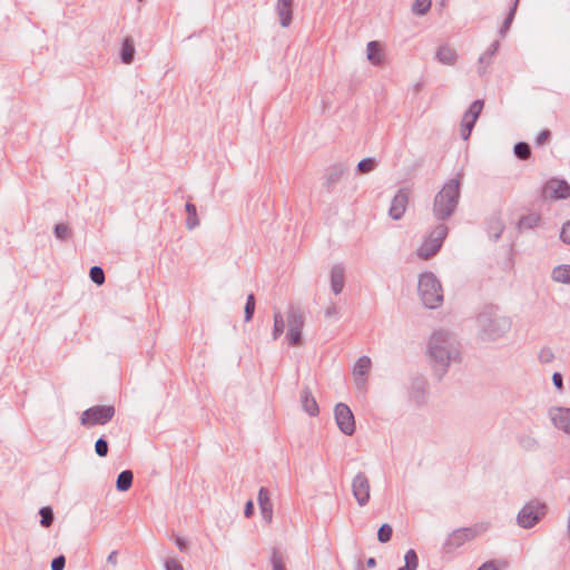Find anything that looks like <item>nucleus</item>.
I'll list each match as a JSON object with an SVG mask.
<instances>
[{
  "label": "nucleus",
  "mask_w": 570,
  "mask_h": 570,
  "mask_svg": "<svg viewBox=\"0 0 570 570\" xmlns=\"http://www.w3.org/2000/svg\"><path fill=\"white\" fill-rule=\"evenodd\" d=\"M107 561L112 563V564H116L117 563V552L116 551H112L108 558H107Z\"/></svg>",
  "instance_id": "6e6d98bb"
},
{
  "label": "nucleus",
  "mask_w": 570,
  "mask_h": 570,
  "mask_svg": "<svg viewBox=\"0 0 570 570\" xmlns=\"http://www.w3.org/2000/svg\"><path fill=\"white\" fill-rule=\"evenodd\" d=\"M345 269L343 265L336 264L331 269V289L332 292L337 295L342 293L344 288L345 283V276H344Z\"/></svg>",
  "instance_id": "aec40b11"
},
{
  "label": "nucleus",
  "mask_w": 570,
  "mask_h": 570,
  "mask_svg": "<svg viewBox=\"0 0 570 570\" xmlns=\"http://www.w3.org/2000/svg\"><path fill=\"white\" fill-rule=\"evenodd\" d=\"M462 178L463 174L459 173L454 178L449 179L434 196L433 215L438 220H445L455 213L461 197Z\"/></svg>",
  "instance_id": "f03ea898"
},
{
  "label": "nucleus",
  "mask_w": 570,
  "mask_h": 570,
  "mask_svg": "<svg viewBox=\"0 0 570 570\" xmlns=\"http://www.w3.org/2000/svg\"><path fill=\"white\" fill-rule=\"evenodd\" d=\"M115 407L111 405H96L82 412L80 423L86 428L105 425L115 416Z\"/></svg>",
  "instance_id": "6e6552de"
},
{
  "label": "nucleus",
  "mask_w": 570,
  "mask_h": 570,
  "mask_svg": "<svg viewBox=\"0 0 570 570\" xmlns=\"http://www.w3.org/2000/svg\"><path fill=\"white\" fill-rule=\"evenodd\" d=\"M560 238L566 244H570V220L563 224L560 233Z\"/></svg>",
  "instance_id": "49530a36"
},
{
  "label": "nucleus",
  "mask_w": 570,
  "mask_h": 570,
  "mask_svg": "<svg viewBox=\"0 0 570 570\" xmlns=\"http://www.w3.org/2000/svg\"><path fill=\"white\" fill-rule=\"evenodd\" d=\"M448 232L449 229L445 224H439L433 228L423 244L417 248V256L422 259H429L434 256L440 250Z\"/></svg>",
  "instance_id": "0eeeda50"
},
{
  "label": "nucleus",
  "mask_w": 570,
  "mask_h": 570,
  "mask_svg": "<svg viewBox=\"0 0 570 570\" xmlns=\"http://www.w3.org/2000/svg\"><path fill=\"white\" fill-rule=\"evenodd\" d=\"M551 279L559 284H570V265L556 266L551 272Z\"/></svg>",
  "instance_id": "5701e85b"
},
{
  "label": "nucleus",
  "mask_w": 570,
  "mask_h": 570,
  "mask_svg": "<svg viewBox=\"0 0 570 570\" xmlns=\"http://www.w3.org/2000/svg\"><path fill=\"white\" fill-rule=\"evenodd\" d=\"M491 62V57L488 56V53H483L480 58H479V68H478V72L479 75H483L485 72V69L487 67L490 65Z\"/></svg>",
  "instance_id": "79ce46f5"
},
{
  "label": "nucleus",
  "mask_w": 570,
  "mask_h": 570,
  "mask_svg": "<svg viewBox=\"0 0 570 570\" xmlns=\"http://www.w3.org/2000/svg\"><path fill=\"white\" fill-rule=\"evenodd\" d=\"M409 204V193L400 189L391 202L389 215L392 219L399 220L403 217Z\"/></svg>",
  "instance_id": "2eb2a0df"
},
{
  "label": "nucleus",
  "mask_w": 570,
  "mask_h": 570,
  "mask_svg": "<svg viewBox=\"0 0 570 570\" xmlns=\"http://www.w3.org/2000/svg\"><path fill=\"white\" fill-rule=\"evenodd\" d=\"M165 570H184V568L177 560L170 558L165 561Z\"/></svg>",
  "instance_id": "09e8293b"
},
{
  "label": "nucleus",
  "mask_w": 570,
  "mask_h": 570,
  "mask_svg": "<svg viewBox=\"0 0 570 570\" xmlns=\"http://www.w3.org/2000/svg\"><path fill=\"white\" fill-rule=\"evenodd\" d=\"M478 570H498L494 562L490 561V562H485L483 563L481 567H479Z\"/></svg>",
  "instance_id": "5fc2aeb1"
},
{
  "label": "nucleus",
  "mask_w": 570,
  "mask_h": 570,
  "mask_svg": "<svg viewBox=\"0 0 570 570\" xmlns=\"http://www.w3.org/2000/svg\"><path fill=\"white\" fill-rule=\"evenodd\" d=\"M66 559L63 556H58L51 561V570H63Z\"/></svg>",
  "instance_id": "a18cd8bd"
},
{
  "label": "nucleus",
  "mask_w": 570,
  "mask_h": 570,
  "mask_svg": "<svg viewBox=\"0 0 570 570\" xmlns=\"http://www.w3.org/2000/svg\"><path fill=\"white\" fill-rule=\"evenodd\" d=\"M518 3H519V0H514L512 7L510 8V11L507 16V18L504 19L503 23H502V27L500 29V36L501 37H504L505 33L508 32L513 19H514V16H515V11H517V7H518Z\"/></svg>",
  "instance_id": "c756f323"
},
{
  "label": "nucleus",
  "mask_w": 570,
  "mask_h": 570,
  "mask_svg": "<svg viewBox=\"0 0 570 570\" xmlns=\"http://www.w3.org/2000/svg\"><path fill=\"white\" fill-rule=\"evenodd\" d=\"M352 493L360 507H365L371 499V484L365 473L358 472L352 480Z\"/></svg>",
  "instance_id": "9d476101"
},
{
  "label": "nucleus",
  "mask_w": 570,
  "mask_h": 570,
  "mask_svg": "<svg viewBox=\"0 0 570 570\" xmlns=\"http://www.w3.org/2000/svg\"><path fill=\"white\" fill-rule=\"evenodd\" d=\"M540 223V216L538 214H529L520 218L519 228L520 229H531Z\"/></svg>",
  "instance_id": "c85d7f7f"
},
{
  "label": "nucleus",
  "mask_w": 570,
  "mask_h": 570,
  "mask_svg": "<svg viewBox=\"0 0 570 570\" xmlns=\"http://www.w3.org/2000/svg\"><path fill=\"white\" fill-rule=\"evenodd\" d=\"M551 137V131L548 129H544L538 134L535 137V145L537 146H543Z\"/></svg>",
  "instance_id": "37998d69"
},
{
  "label": "nucleus",
  "mask_w": 570,
  "mask_h": 570,
  "mask_svg": "<svg viewBox=\"0 0 570 570\" xmlns=\"http://www.w3.org/2000/svg\"><path fill=\"white\" fill-rule=\"evenodd\" d=\"M514 155L522 160L528 159L531 156V148L527 142L520 141L514 145Z\"/></svg>",
  "instance_id": "2f4dec72"
},
{
  "label": "nucleus",
  "mask_w": 570,
  "mask_h": 570,
  "mask_svg": "<svg viewBox=\"0 0 570 570\" xmlns=\"http://www.w3.org/2000/svg\"><path fill=\"white\" fill-rule=\"evenodd\" d=\"M376 161L374 158H364L357 164V170L362 174L371 173L375 169Z\"/></svg>",
  "instance_id": "c9c22d12"
},
{
  "label": "nucleus",
  "mask_w": 570,
  "mask_h": 570,
  "mask_svg": "<svg viewBox=\"0 0 570 570\" xmlns=\"http://www.w3.org/2000/svg\"><path fill=\"white\" fill-rule=\"evenodd\" d=\"M334 416L336 424L342 433L345 435H352L355 432L354 415L346 404H336L334 409Z\"/></svg>",
  "instance_id": "9b49d317"
},
{
  "label": "nucleus",
  "mask_w": 570,
  "mask_h": 570,
  "mask_svg": "<svg viewBox=\"0 0 570 570\" xmlns=\"http://www.w3.org/2000/svg\"><path fill=\"white\" fill-rule=\"evenodd\" d=\"M175 542H176V546L178 547V549L180 551H186L187 550V542H186V540L184 538L176 537Z\"/></svg>",
  "instance_id": "603ef678"
},
{
  "label": "nucleus",
  "mask_w": 570,
  "mask_h": 570,
  "mask_svg": "<svg viewBox=\"0 0 570 570\" xmlns=\"http://www.w3.org/2000/svg\"><path fill=\"white\" fill-rule=\"evenodd\" d=\"M254 513V504H253V501H247L246 504H245V509H244V515L246 518H250Z\"/></svg>",
  "instance_id": "3c124183"
},
{
  "label": "nucleus",
  "mask_w": 570,
  "mask_h": 570,
  "mask_svg": "<svg viewBox=\"0 0 570 570\" xmlns=\"http://www.w3.org/2000/svg\"><path fill=\"white\" fill-rule=\"evenodd\" d=\"M41 517L40 524L43 528H49L53 522V511L50 507H42L39 511Z\"/></svg>",
  "instance_id": "473e14b6"
},
{
  "label": "nucleus",
  "mask_w": 570,
  "mask_h": 570,
  "mask_svg": "<svg viewBox=\"0 0 570 570\" xmlns=\"http://www.w3.org/2000/svg\"><path fill=\"white\" fill-rule=\"evenodd\" d=\"M548 512V505L533 499L527 502L517 514V524L522 529H531L540 522Z\"/></svg>",
  "instance_id": "423d86ee"
},
{
  "label": "nucleus",
  "mask_w": 570,
  "mask_h": 570,
  "mask_svg": "<svg viewBox=\"0 0 570 570\" xmlns=\"http://www.w3.org/2000/svg\"><path fill=\"white\" fill-rule=\"evenodd\" d=\"M134 480V474L130 470L120 472L117 476L116 488L118 491L125 492L130 489Z\"/></svg>",
  "instance_id": "393cba45"
},
{
  "label": "nucleus",
  "mask_w": 570,
  "mask_h": 570,
  "mask_svg": "<svg viewBox=\"0 0 570 570\" xmlns=\"http://www.w3.org/2000/svg\"><path fill=\"white\" fill-rule=\"evenodd\" d=\"M554 355L550 348H542L539 354V358L542 363H550Z\"/></svg>",
  "instance_id": "c03bdc74"
},
{
  "label": "nucleus",
  "mask_w": 570,
  "mask_h": 570,
  "mask_svg": "<svg viewBox=\"0 0 570 570\" xmlns=\"http://www.w3.org/2000/svg\"><path fill=\"white\" fill-rule=\"evenodd\" d=\"M483 109V100H475L471 104L468 111L463 115L461 122V136L466 140L474 127L476 119L479 118Z\"/></svg>",
  "instance_id": "f8f14e48"
},
{
  "label": "nucleus",
  "mask_w": 570,
  "mask_h": 570,
  "mask_svg": "<svg viewBox=\"0 0 570 570\" xmlns=\"http://www.w3.org/2000/svg\"><path fill=\"white\" fill-rule=\"evenodd\" d=\"M367 59L373 66H382L384 62V53L377 41H370L366 46Z\"/></svg>",
  "instance_id": "412c9836"
},
{
  "label": "nucleus",
  "mask_w": 570,
  "mask_h": 570,
  "mask_svg": "<svg viewBox=\"0 0 570 570\" xmlns=\"http://www.w3.org/2000/svg\"><path fill=\"white\" fill-rule=\"evenodd\" d=\"M478 335L482 341H495L511 328V320L494 309L483 311L478 316Z\"/></svg>",
  "instance_id": "7ed1b4c3"
},
{
  "label": "nucleus",
  "mask_w": 570,
  "mask_h": 570,
  "mask_svg": "<svg viewBox=\"0 0 570 570\" xmlns=\"http://www.w3.org/2000/svg\"><path fill=\"white\" fill-rule=\"evenodd\" d=\"M255 312V298L253 294L247 296V301L245 304V321L249 322Z\"/></svg>",
  "instance_id": "58836bf2"
},
{
  "label": "nucleus",
  "mask_w": 570,
  "mask_h": 570,
  "mask_svg": "<svg viewBox=\"0 0 570 570\" xmlns=\"http://www.w3.org/2000/svg\"><path fill=\"white\" fill-rule=\"evenodd\" d=\"M366 564L368 568H373L376 566V561L374 558H368L367 561H366Z\"/></svg>",
  "instance_id": "13d9d810"
},
{
  "label": "nucleus",
  "mask_w": 570,
  "mask_h": 570,
  "mask_svg": "<svg viewBox=\"0 0 570 570\" xmlns=\"http://www.w3.org/2000/svg\"><path fill=\"white\" fill-rule=\"evenodd\" d=\"M488 529V522H479L471 527L455 529L446 537L443 543V551L445 553H451L464 546L466 542H470L478 535L484 533Z\"/></svg>",
  "instance_id": "39448f33"
},
{
  "label": "nucleus",
  "mask_w": 570,
  "mask_h": 570,
  "mask_svg": "<svg viewBox=\"0 0 570 570\" xmlns=\"http://www.w3.org/2000/svg\"><path fill=\"white\" fill-rule=\"evenodd\" d=\"M548 415L557 430L570 435V407L552 406L549 409Z\"/></svg>",
  "instance_id": "ddd939ff"
},
{
  "label": "nucleus",
  "mask_w": 570,
  "mask_h": 570,
  "mask_svg": "<svg viewBox=\"0 0 570 570\" xmlns=\"http://www.w3.org/2000/svg\"><path fill=\"white\" fill-rule=\"evenodd\" d=\"M419 295L429 308H436L443 302V289L440 281L431 272H425L419 278Z\"/></svg>",
  "instance_id": "20e7f679"
},
{
  "label": "nucleus",
  "mask_w": 570,
  "mask_h": 570,
  "mask_svg": "<svg viewBox=\"0 0 570 570\" xmlns=\"http://www.w3.org/2000/svg\"><path fill=\"white\" fill-rule=\"evenodd\" d=\"M520 444L524 450H534L538 446V441L531 436H523L520 440Z\"/></svg>",
  "instance_id": "a19ab883"
},
{
  "label": "nucleus",
  "mask_w": 570,
  "mask_h": 570,
  "mask_svg": "<svg viewBox=\"0 0 570 570\" xmlns=\"http://www.w3.org/2000/svg\"><path fill=\"white\" fill-rule=\"evenodd\" d=\"M371 368V358L368 356H361L354 367H353V375L355 384L358 389H363L365 386V375Z\"/></svg>",
  "instance_id": "dca6fc26"
},
{
  "label": "nucleus",
  "mask_w": 570,
  "mask_h": 570,
  "mask_svg": "<svg viewBox=\"0 0 570 570\" xmlns=\"http://www.w3.org/2000/svg\"><path fill=\"white\" fill-rule=\"evenodd\" d=\"M301 403L304 411L311 416L318 414V405L307 387H304L301 392Z\"/></svg>",
  "instance_id": "4be33fe9"
},
{
  "label": "nucleus",
  "mask_w": 570,
  "mask_h": 570,
  "mask_svg": "<svg viewBox=\"0 0 570 570\" xmlns=\"http://www.w3.org/2000/svg\"><path fill=\"white\" fill-rule=\"evenodd\" d=\"M257 502L261 509L262 518L267 523L273 520V503L269 498V492L265 488H261L258 491Z\"/></svg>",
  "instance_id": "f3484780"
},
{
  "label": "nucleus",
  "mask_w": 570,
  "mask_h": 570,
  "mask_svg": "<svg viewBox=\"0 0 570 570\" xmlns=\"http://www.w3.org/2000/svg\"><path fill=\"white\" fill-rule=\"evenodd\" d=\"M135 45L134 40L129 37L125 38L121 46L120 58L126 65H130L135 57Z\"/></svg>",
  "instance_id": "b1692460"
},
{
  "label": "nucleus",
  "mask_w": 570,
  "mask_h": 570,
  "mask_svg": "<svg viewBox=\"0 0 570 570\" xmlns=\"http://www.w3.org/2000/svg\"><path fill=\"white\" fill-rule=\"evenodd\" d=\"M108 442L104 438H99L95 443V452L98 456L105 458L108 454Z\"/></svg>",
  "instance_id": "ea45409f"
},
{
  "label": "nucleus",
  "mask_w": 570,
  "mask_h": 570,
  "mask_svg": "<svg viewBox=\"0 0 570 570\" xmlns=\"http://www.w3.org/2000/svg\"><path fill=\"white\" fill-rule=\"evenodd\" d=\"M543 196L549 199H566L570 196V186L564 180L551 179L543 187Z\"/></svg>",
  "instance_id": "4468645a"
},
{
  "label": "nucleus",
  "mask_w": 570,
  "mask_h": 570,
  "mask_svg": "<svg viewBox=\"0 0 570 570\" xmlns=\"http://www.w3.org/2000/svg\"><path fill=\"white\" fill-rule=\"evenodd\" d=\"M431 0H415L412 4V12L416 16H423L431 9Z\"/></svg>",
  "instance_id": "7c9ffc66"
},
{
  "label": "nucleus",
  "mask_w": 570,
  "mask_h": 570,
  "mask_svg": "<svg viewBox=\"0 0 570 570\" xmlns=\"http://www.w3.org/2000/svg\"><path fill=\"white\" fill-rule=\"evenodd\" d=\"M53 233L56 237L61 240L68 239L71 236V229L66 224H57L55 226Z\"/></svg>",
  "instance_id": "e433bc0d"
},
{
  "label": "nucleus",
  "mask_w": 570,
  "mask_h": 570,
  "mask_svg": "<svg viewBox=\"0 0 570 570\" xmlns=\"http://www.w3.org/2000/svg\"><path fill=\"white\" fill-rule=\"evenodd\" d=\"M185 209L188 214L187 220H186V227L188 229H194L199 225V219L197 217V209L196 206L191 203H186Z\"/></svg>",
  "instance_id": "a878e982"
},
{
  "label": "nucleus",
  "mask_w": 570,
  "mask_h": 570,
  "mask_svg": "<svg viewBox=\"0 0 570 570\" xmlns=\"http://www.w3.org/2000/svg\"><path fill=\"white\" fill-rule=\"evenodd\" d=\"M458 57L456 50L448 43L441 45L435 52V59L446 66L455 65Z\"/></svg>",
  "instance_id": "6ab92c4d"
},
{
  "label": "nucleus",
  "mask_w": 570,
  "mask_h": 570,
  "mask_svg": "<svg viewBox=\"0 0 570 570\" xmlns=\"http://www.w3.org/2000/svg\"><path fill=\"white\" fill-rule=\"evenodd\" d=\"M90 279L97 284L102 285L105 283L104 269L99 266H92L89 272Z\"/></svg>",
  "instance_id": "72a5a7b5"
},
{
  "label": "nucleus",
  "mask_w": 570,
  "mask_h": 570,
  "mask_svg": "<svg viewBox=\"0 0 570 570\" xmlns=\"http://www.w3.org/2000/svg\"><path fill=\"white\" fill-rule=\"evenodd\" d=\"M405 566L399 568L397 570H416L419 567V558L416 552L413 549L406 551L404 556Z\"/></svg>",
  "instance_id": "bb28decb"
},
{
  "label": "nucleus",
  "mask_w": 570,
  "mask_h": 570,
  "mask_svg": "<svg viewBox=\"0 0 570 570\" xmlns=\"http://www.w3.org/2000/svg\"><path fill=\"white\" fill-rule=\"evenodd\" d=\"M392 533H393L392 527L387 523H384L380 527V529L377 531V539L380 542L386 543L391 540Z\"/></svg>",
  "instance_id": "f704fd0d"
},
{
  "label": "nucleus",
  "mask_w": 570,
  "mask_h": 570,
  "mask_svg": "<svg viewBox=\"0 0 570 570\" xmlns=\"http://www.w3.org/2000/svg\"><path fill=\"white\" fill-rule=\"evenodd\" d=\"M276 13L283 28L289 27L293 14V0H277Z\"/></svg>",
  "instance_id": "a211bd4d"
},
{
  "label": "nucleus",
  "mask_w": 570,
  "mask_h": 570,
  "mask_svg": "<svg viewBox=\"0 0 570 570\" xmlns=\"http://www.w3.org/2000/svg\"><path fill=\"white\" fill-rule=\"evenodd\" d=\"M552 382H553L554 387L559 392H562V390H563V379H562L561 373L554 372L553 375H552Z\"/></svg>",
  "instance_id": "de8ad7c7"
},
{
  "label": "nucleus",
  "mask_w": 570,
  "mask_h": 570,
  "mask_svg": "<svg viewBox=\"0 0 570 570\" xmlns=\"http://www.w3.org/2000/svg\"><path fill=\"white\" fill-rule=\"evenodd\" d=\"M285 328V321L279 311L274 313V326H273V340H277L283 333Z\"/></svg>",
  "instance_id": "cd10ccee"
},
{
  "label": "nucleus",
  "mask_w": 570,
  "mask_h": 570,
  "mask_svg": "<svg viewBox=\"0 0 570 570\" xmlns=\"http://www.w3.org/2000/svg\"><path fill=\"white\" fill-rule=\"evenodd\" d=\"M287 340L289 345L297 346L302 343V328L304 326V317L302 313L295 308L291 307L287 314Z\"/></svg>",
  "instance_id": "1a4fd4ad"
},
{
  "label": "nucleus",
  "mask_w": 570,
  "mask_h": 570,
  "mask_svg": "<svg viewBox=\"0 0 570 570\" xmlns=\"http://www.w3.org/2000/svg\"><path fill=\"white\" fill-rule=\"evenodd\" d=\"M492 232L494 239H498L503 232V225L499 220L495 222L494 226L492 227Z\"/></svg>",
  "instance_id": "8fccbe9b"
},
{
  "label": "nucleus",
  "mask_w": 570,
  "mask_h": 570,
  "mask_svg": "<svg viewBox=\"0 0 570 570\" xmlns=\"http://www.w3.org/2000/svg\"><path fill=\"white\" fill-rule=\"evenodd\" d=\"M273 570H286L282 554L275 549L271 557Z\"/></svg>",
  "instance_id": "4c0bfd02"
},
{
  "label": "nucleus",
  "mask_w": 570,
  "mask_h": 570,
  "mask_svg": "<svg viewBox=\"0 0 570 570\" xmlns=\"http://www.w3.org/2000/svg\"><path fill=\"white\" fill-rule=\"evenodd\" d=\"M498 49H499V41H494L490 46V48L485 51V53H488V56L492 58L497 53Z\"/></svg>",
  "instance_id": "864d4df0"
},
{
  "label": "nucleus",
  "mask_w": 570,
  "mask_h": 570,
  "mask_svg": "<svg viewBox=\"0 0 570 570\" xmlns=\"http://www.w3.org/2000/svg\"><path fill=\"white\" fill-rule=\"evenodd\" d=\"M460 345L456 337L449 331H435L428 344V355L433 370L441 377L452 362L460 358Z\"/></svg>",
  "instance_id": "f257e3e1"
},
{
  "label": "nucleus",
  "mask_w": 570,
  "mask_h": 570,
  "mask_svg": "<svg viewBox=\"0 0 570 570\" xmlns=\"http://www.w3.org/2000/svg\"><path fill=\"white\" fill-rule=\"evenodd\" d=\"M335 313H336V308H335L334 306L328 307V308L325 311V315H326L327 317H330V316L334 315Z\"/></svg>",
  "instance_id": "4d7b16f0"
}]
</instances>
